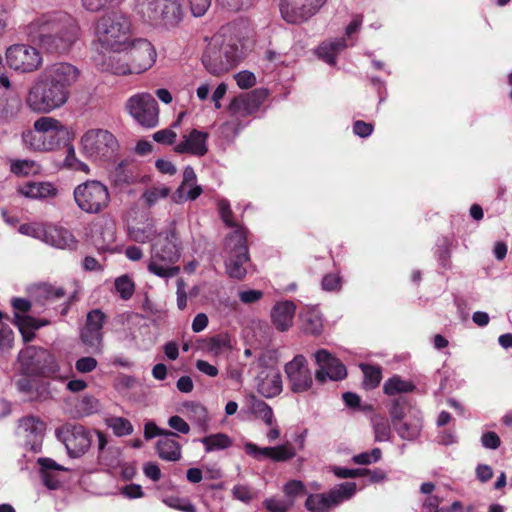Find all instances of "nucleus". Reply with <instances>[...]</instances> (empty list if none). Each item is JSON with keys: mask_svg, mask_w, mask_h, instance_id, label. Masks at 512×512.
<instances>
[{"mask_svg": "<svg viewBox=\"0 0 512 512\" xmlns=\"http://www.w3.org/2000/svg\"><path fill=\"white\" fill-rule=\"evenodd\" d=\"M187 415L203 431L208 429L209 417L207 409L199 403L190 402L185 404Z\"/></svg>", "mask_w": 512, "mask_h": 512, "instance_id": "35", "label": "nucleus"}, {"mask_svg": "<svg viewBox=\"0 0 512 512\" xmlns=\"http://www.w3.org/2000/svg\"><path fill=\"white\" fill-rule=\"evenodd\" d=\"M241 57L242 54L235 44L220 45L219 38L215 37L203 54L202 63L210 74L221 75L236 66Z\"/></svg>", "mask_w": 512, "mask_h": 512, "instance_id": "7", "label": "nucleus"}, {"mask_svg": "<svg viewBox=\"0 0 512 512\" xmlns=\"http://www.w3.org/2000/svg\"><path fill=\"white\" fill-rule=\"evenodd\" d=\"M232 349L231 339L227 335H217L212 337L208 343V352L215 357Z\"/></svg>", "mask_w": 512, "mask_h": 512, "instance_id": "40", "label": "nucleus"}, {"mask_svg": "<svg viewBox=\"0 0 512 512\" xmlns=\"http://www.w3.org/2000/svg\"><path fill=\"white\" fill-rule=\"evenodd\" d=\"M51 396L48 383L43 381H36L33 387V392L30 394L31 401H44Z\"/></svg>", "mask_w": 512, "mask_h": 512, "instance_id": "58", "label": "nucleus"}, {"mask_svg": "<svg viewBox=\"0 0 512 512\" xmlns=\"http://www.w3.org/2000/svg\"><path fill=\"white\" fill-rule=\"evenodd\" d=\"M26 34L46 52L65 54L79 40L81 28L73 15L56 10L36 16L26 26Z\"/></svg>", "mask_w": 512, "mask_h": 512, "instance_id": "1", "label": "nucleus"}, {"mask_svg": "<svg viewBox=\"0 0 512 512\" xmlns=\"http://www.w3.org/2000/svg\"><path fill=\"white\" fill-rule=\"evenodd\" d=\"M22 140L26 147L34 151H45V142L41 140L39 130L33 127V129L27 130L22 134Z\"/></svg>", "mask_w": 512, "mask_h": 512, "instance_id": "46", "label": "nucleus"}, {"mask_svg": "<svg viewBox=\"0 0 512 512\" xmlns=\"http://www.w3.org/2000/svg\"><path fill=\"white\" fill-rule=\"evenodd\" d=\"M37 463L40 467L39 472L43 484L50 490L58 489L63 482L61 473L68 471V469L47 457L38 458Z\"/></svg>", "mask_w": 512, "mask_h": 512, "instance_id": "23", "label": "nucleus"}, {"mask_svg": "<svg viewBox=\"0 0 512 512\" xmlns=\"http://www.w3.org/2000/svg\"><path fill=\"white\" fill-rule=\"evenodd\" d=\"M383 389L385 394L395 395L397 393L411 392L414 389V385L411 382L402 380L399 376H393L385 382Z\"/></svg>", "mask_w": 512, "mask_h": 512, "instance_id": "39", "label": "nucleus"}, {"mask_svg": "<svg viewBox=\"0 0 512 512\" xmlns=\"http://www.w3.org/2000/svg\"><path fill=\"white\" fill-rule=\"evenodd\" d=\"M296 306L292 301L277 302L271 309V321L274 327L285 332L292 327Z\"/></svg>", "mask_w": 512, "mask_h": 512, "instance_id": "25", "label": "nucleus"}, {"mask_svg": "<svg viewBox=\"0 0 512 512\" xmlns=\"http://www.w3.org/2000/svg\"><path fill=\"white\" fill-rule=\"evenodd\" d=\"M325 2L326 0H281L280 12L286 22L302 23L315 15Z\"/></svg>", "mask_w": 512, "mask_h": 512, "instance_id": "14", "label": "nucleus"}, {"mask_svg": "<svg viewBox=\"0 0 512 512\" xmlns=\"http://www.w3.org/2000/svg\"><path fill=\"white\" fill-rule=\"evenodd\" d=\"M244 450L258 461L268 458L274 462H286L296 456V449L288 442L273 447H259L252 442H247Z\"/></svg>", "mask_w": 512, "mask_h": 512, "instance_id": "20", "label": "nucleus"}, {"mask_svg": "<svg viewBox=\"0 0 512 512\" xmlns=\"http://www.w3.org/2000/svg\"><path fill=\"white\" fill-rule=\"evenodd\" d=\"M208 133L197 129L185 134L182 140L174 147L175 152L188 153L194 156H204L208 152Z\"/></svg>", "mask_w": 512, "mask_h": 512, "instance_id": "22", "label": "nucleus"}, {"mask_svg": "<svg viewBox=\"0 0 512 512\" xmlns=\"http://www.w3.org/2000/svg\"><path fill=\"white\" fill-rule=\"evenodd\" d=\"M180 258V245L174 229H170L151 245L147 270L160 278L176 276L180 268L175 263Z\"/></svg>", "mask_w": 512, "mask_h": 512, "instance_id": "3", "label": "nucleus"}, {"mask_svg": "<svg viewBox=\"0 0 512 512\" xmlns=\"http://www.w3.org/2000/svg\"><path fill=\"white\" fill-rule=\"evenodd\" d=\"M34 128L39 130L41 140L45 142V151L58 148L68 135L66 127L57 119L42 116L34 122Z\"/></svg>", "mask_w": 512, "mask_h": 512, "instance_id": "18", "label": "nucleus"}, {"mask_svg": "<svg viewBox=\"0 0 512 512\" xmlns=\"http://www.w3.org/2000/svg\"><path fill=\"white\" fill-rule=\"evenodd\" d=\"M226 254V273L230 278L242 280L247 274L250 257L247 246V230L237 228L226 236L224 242Z\"/></svg>", "mask_w": 512, "mask_h": 512, "instance_id": "5", "label": "nucleus"}, {"mask_svg": "<svg viewBox=\"0 0 512 512\" xmlns=\"http://www.w3.org/2000/svg\"><path fill=\"white\" fill-rule=\"evenodd\" d=\"M196 182V174L190 166L186 167L183 172V181L175 193V201H183V193L188 186H192Z\"/></svg>", "mask_w": 512, "mask_h": 512, "instance_id": "54", "label": "nucleus"}, {"mask_svg": "<svg viewBox=\"0 0 512 512\" xmlns=\"http://www.w3.org/2000/svg\"><path fill=\"white\" fill-rule=\"evenodd\" d=\"M81 151L93 161L106 162L116 157L120 144L110 131L106 129H90L80 140Z\"/></svg>", "mask_w": 512, "mask_h": 512, "instance_id": "6", "label": "nucleus"}, {"mask_svg": "<svg viewBox=\"0 0 512 512\" xmlns=\"http://www.w3.org/2000/svg\"><path fill=\"white\" fill-rule=\"evenodd\" d=\"M170 193V190L166 186H157L152 187L150 189H147L143 195L142 198L145 201V203L151 207L155 205L159 200L165 199Z\"/></svg>", "mask_w": 512, "mask_h": 512, "instance_id": "48", "label": "nucleus"}, {"mask_svg": "<svg viewBox=\"0 0 512 512\" xmlns=\"http://www.w3.org/2000/svg\"><path fill=\"white\" fill-rule=\"evenodd\" d=\"M64 166L71 170L81 171L84 173H89L90 171L89 166L77 158L73 146H69L67 148L66 157L64 159Z\"/></svg>", "mask_w": 512, "mask_h": 512, "instance_id": "49", "label": "nucleus"}, {"mask_svg": "<svg viewBox=\"0 0 512 512\" xmlns=\"http://www.w3.org/2000/svg\"><path fill=\"white\" fill-rule=\"evenodd\" d=\"M112 180L116 185L121 186L124 184L131 183L133 180V176L132 173L127 169L125 164L122 162L115 167V170L112 173Z\"/></svg>", "mask_w": 512, "mask_h": 512, "instance_id": "56", "label": "nucleus"}, {"mask_svg": "<svg viewBox=\"0 0 512 512\" xmlns=\"http://www.w3.org/2000/svg\"><path fill=\"white\" fill-rule=\"evenodd\" d=\"M361 370L364 374L363 385L366 389H374L381 381V370L379 367L362 364Z\"/></svg>", "mask_w": 512, "mask_h": 512, "instance_id": "44", "label": "nucleus"}, {"mask_svg": "<svg viewBox=\"0 0 512 512\" xmlns=\"http://www.w3.org/2000/svg\"><path fill=\"white\" fill-rule=\"evenodd\" d=\"M73 196L78 208L90 214L101 212L110 202L107 186L97 180H88L77 185Z\"/></svg>", "mask_w": 512, "mask_h": 512, "instance_id": "8", "label": "nucleus"}, {"mask_svg": "<svg viewBox=\"0 0 512 512\" xmlns=\"http://www.w3.org/2000/svg\"><path fill=\"white\" fill-rule=\"evenodd\" d=\"M37 295L40 299L48 303L63 299L65 297V291L62 287L42 284L37 289Z\"/></svg>", "mask_w": 512, "mask_h": 512, "instance_id": "43", "label": "nucleus"}, {"mask_svg": "<svg viewBox=\"0 0 512 512\" xmlns=\"http://www.w3.org/2000/svg\"><path fill=\"white\" fill-rule=\"evenodd\" d=\"M265 98V93L261 90L237 97L229 105V111L233 115L246 116L257 110Z\"/></svg>", "mask_w": 512, "mask_h": 512, "instance_id": "26", "label": "nucleus"}, {"mask_svg": "<svg viewBox=\"0 0 512 512\" xmlns=\"http://www.w3.org/2000/svg\"><path fill=\"white\" fill-rule=\"evenodd\" d=\"M176 434L172 432L165 435L156 443V451L158 456L165 461L175 462L181 458V446L175 440Z\"/></svg>", "mask_w": 512, "mask_h": 512, "instance_id": "32", "label": "nucleus"}, {"mask_svg": "<svg viewBox=\"0 0 512 512\" xmlns=\"http://www.w3.org/2000/svg\"><path fill=\"white\" fill-rule=\"evenodd\" d=\"M347 47L346 40L344 38L335 39L332 41L323 42L317 48V55L323 61L329 65H335L336 55Z\"/></svg>", "mask_w": 512, "mask_h": 512, "instance_id": "34", "label": "nucleus"}, {"mask_svg": "<svg viewBox=\"0 0 512 512\" xmlns=\"http://www.w3.org/2000/svg\"><path fill=\"white\" fill-rule=\"evenodd\" d=\"M288 386L294 393L308 391L313 385L312 372L308 366L306 357L302 354L296 355L284 366Z\"/></svg>", "mask_w": 512, "mask_h": 512, "instance_id": "13", "label": "nucleus"}, {"mask_svg": "<svg viewBox=\"0 0 512 512\" xmlns=\"http://www.w3.org/2000/svg\"><path fill=\"white\" fill-rule=\"evenodd\" d=\"M127 112L142 126L153 128L159 122L158 104L149 93L131 96L125 105Z\"/></svg>", "mask_w": 512, "mask_h": 512, "instance_id": "11", "label": "nucleus"}, {"mask_svg": "<svg viewBox=\"0 0 512 512\" xmlns=\"http://www.w3.org/2000/svg\"><path fill=\"white\" fill-rule=\"evenodd\" d=\"M106 424L118 436H127L132 434L133 426L131 422L123 417H111L106 420Z\"/></svg>", "mask_w": 512, "mask_h": 512, "instance_id": "42", "label": "nucleus"}, {"mask_svg": "<svg viewBox=\"0 0 512 512\" xmlns=\"http://www.w3.org/2000/svg\"><path fill=\"white\" fill-rule=\"evenodd\" d=\"M356 483L345 482L327 493L310 494L305 507L310 512H329L333 507L351 499L356 493Z\"/></svg>", "mask_w": 512, "mask_h": 512, "instance_id": "10", "label": "nucleus"}, {"mask_svg": "<svg viewBox=\"0 0 512 512\" xmlns=\"http://www.w3.org/2000/svg\"><path fill=\"white\" fill-rule=\"evenodd\" d=\"M47 226L39 223L22 224L19 227V232L36 239L44 240L45 230Z\"/></svg>", "mask_w": 512, "mask_h": 512, "instance_id": "57", "label": "nucleus"}, {"mask_svg": "<svg viewBox=\"0 0 512 512\" xmlns=\"http://www.w3.org/2000/svg\"><path fill=\"white\" fill-rule=\"evenodd\" d=\"M282 377L279 371L269 369L258 376V392L266 398H272L282 392Z\"/></svg>", "mask_w": 512, "mask_h": 512, "instance_id": "29", "label": "nucleus"}, {"mask_svg": "<svg viewBox=\"0 0 512 512\" xmlns=\"http://www.w3.org/2000/svg\"><path fill=\"white\" fill-rule=\"evenodd\" d=\"M163 502L170 508L182 512H196L195 506L187 499L170 496L163 500Z\"/></svg>", "mask_w": 512, "mask_h": 512, "instance_id": "55", "label": "nucleus"}, {"mask_svg": "<svg viewBox=\"0 0 512 512\" xmlns=\"http://www.w3.org/2000/svg\"><path fill=\"white\" fill-rule=\"evenodd\" d=\"M64 443L71 457H79L90 448L91 438L83 426L77 425L67 431Z\"/></svg>", "mask_w": 512, "mask_h": 512, "instance_id": "24", "label": "nucleus"}, {"mask_svg": "<svg viewBox=\"0 0 512 512\" xmlns=\"http://www.w3.org/2000/svg\"><path fill=\"white\" fill-rule=\"evenodd\" d=\"M398 435L405 440H414L416 439L421 431V420L417 418L414 422H400L396 426H394Z\"/></svg>", "mask_w": 512, "mask_h": 512, "instance_id": "41", "label": "nucleus"}, {"mask_svg": "<svg viewBox=\"0 0 512 512\" xmlns=\"http://www.w3.org/2000/svg\"><path fill=\"white\" fill-rule=\"evenodd\" d=\"M131 35V21L121 11L106 12L93 24V45L101 51L113 53L127 51Z\"/></svg>", "mask_w": 512, "mask_h": 512, "instance_id": "2", "label": "nucleus"}, {"mask_svg": "<svg viewBox=\"0 0 512 512\" xmlns=\"http://www.w3.org/2000/svg\"><path fill=\"white\" fill-rule=\"evenodd\" d=\"M8 66L21 73H31L38 70L43 63L41 52L28 44H14L6 50Z\"/></svg>", "mask_w": 512, "mask_h": 512, "instance_id": "12", "label": "nucleus"}, {"mask_svg": "<svg viewBox=\"0 0 512 512\" xmlns=\"http://www.w3.org/2000/svg\"><path fill=\"white\" fill-rule=\"evenodd\" d=\"M375 440L378 442H385L390 439L391 430L388 422L380 419L374 422Z\"/></svg>", "mask_w": 512, "mask_h": 512, "instance_id": "59", "label": "nucleus"}, {"mask_svg": "<svg viewBox=\"0 0 512 512\" xmlns=\"http://www.w3.org/2000/svg\"><path fill=\"white\" fill-rule=\"evenodd\" d=\"M43 242L58 249H74L76 247L75 237L69 230L52 225L46 227Z\"/></svg>", "mask_w": 512, "mask_h": 512, "instance_id": "27", "label": "nucleus"}, {"mask_svg": "<svg viewBox=\"0 0 512 512\" xmlns=\"http://www.w3.org/2000/svg\"><path fill=\"white\" fill-rule=\"evenodd\" d=\"M94 62L102 71L115 75L133 74L131 63L129 64L117 55L105 56L99 53L97 56H94Z\"/></svg>", "mask_w": 512, "mask_h": 512, "instance_id": "30", "label": "nucleus"}, {"mask_svg": "<svg viewBox=\"0 0 512 512\" xmlns=\"http://www.w3.org/2000/svg\"><path fill=\"white\" fill-rule=\"evenodd\" d=\"M98 365L97 360L91 356L79 358L75 362V369L81 374L90 373L96 369Z\"/></svg>", "mask_w": 512, "mask_h": 512, "instance_id": "61", "label": "nucleus"}, {"mask_svg": "<svg viewBox=\"0 0 512 512\" xmlns=\"http://www.w3.org/2000/svg\"><path fill=\"white\" fill-rule=\"evenodd\" d=\"M301 329L311 335H318L323 329V319L317 307H306L300 314Z\"/></svg>", "mask_w": 512, "mask_h": 512, "instance_id": "31", "label": "nucleus"}, {"mask_svg": "<svg viewBox=\"0 0 512 512\" xmlns=\"http://www.w3.org/2000/svg\"><path fill=\"white\" fill-rule=\"evenodd\" d=\"M217 205L220 217L226 226L234 228V230H237V228H243L233 220V213L227 199H220Z\"/></svg>", "mask_w": 512, "mask_h": 512, "instance_id": "52", "label": "nucleus"}, {"mask_svg": "<svg viewBox=\"0 0 512 512\" xmlns=\"http://www.w3.org/2000/svg\"><path fill=\"white\" fill-rule=\"evenodd\" d=\"M114 286L117 293L123 300L130 299L135 291V284L128 275L117 277L114 281Z\"/></svg>", "mask_w": 512, "mask_h": 512, "instance_id": "45", "label": "nucleus"}, {"mask_svg": "<svg viewBox=\"0 0 512 512\" xmlns=\"http://www.w3.org/2000/svg\"><path fill=\"white\" fill-rule=\"evenodd\" d=\"M18 192L30 199L55 198L58 195L56 185L49 181L28 182L18 188Z\"/></svg>", "mask_w": 512, "mask_h": 512, "instance_id": "28", "label": "nucleus"}, {"mask_svg": "<svg viewBox=\"0 0 512 512\" xmlns=\"http://www.w3.org/2000/svg\"><path fill=\"white\" fill-rule=\"evenodd\" d=\"M382 457L380 448H373L369 452H362L352 457V462L357 465H370L377 463Z\"/></svg>", "mask_w": 512, "mask_h": 512, "instance_id": "51", "label": "nucleus"}, {"mask_svg": "<svg viewBox=\"0 0 512 512\" xmlns=\"http://www.w3.org/2000/svg\"><path fill=\"white\" fill-rule=\"evenodd\" d=\"M104 319L105 315L102 311L98 309L92 310L87 315V322L85 327L102 331Z\"/></svg>", "mask_w": 512, "mask_h": 512, "instance_id": "60", "label": "nucleus"}, {"mask_svg": "<svg viewBox=\"0 0 512 512\" xmlns=\"http://www.w3.org/2000/svg\"><path fill=\"white\" fill-rule=\"evenodd\" d=\"M129 58L133 73L140 74L153 66L156 61V51L153 45L146 39H130Z\"/></svg>", "mask_w": 512, "mask_h": 512, "instance_id": "17", "label": "nucleus"}, {"mask_svg": "<svg viewBox=\"0 0 512 512\" xmlns=\"http://www.w3.org/2000/svg\"><path fill=\"white\" fill-rule=\"evenodd\" d=\"M237 85L241 89H249L256 84V77L252 72L241 71L235 75Z\"/></svg>", "mask_w": 512, "mask_h": 512, "instance_id": "63", "label": "nucleus"}, {"mask_svg": "<svg viewBox=\"0 0 512 512\" xmlns=\"http://www.w3.org/2000/svg\"><path fill=\"white\" fill-rule=\"evenodd\" d=\"M69 95L70 92L63 91L41 75L28 90L25 104L35 113L46 114L62 107Z\"/></svg>", "mask_w": 512, "mask_h": 512, "instance_id": "4", "label": "nucleus"}, {"mask_svg": "<svg viewBox=\"0 0 512 512\" xmlns=\"http://www.w3.org/2000/svg\"><path fill=\"white\" fill-rule=\"evenodd\" d=\"M164 233H158L156 224L153 220H147L135 226L129 227L128 235L131 240L137 243H147L154 240L157 236L160 238Z\"/></svg>", "mask_w": 512, "mask_h": 512, "instance_id": "33", "label": "nucleus"}, {"mask_svg": "<svg viewBox=\"0 0 512 512\" xmlns=\"http://www.w3.org/2000/svg\"><path fill=\"white\" fill-rule=\"evenodd\" d=\"M143 15L151 21L160 22L165 26H175L183 17L179 0H137Z\"/></svg>", "mask_w": 512, "mask_h": 512, "instance_id": "9", "label": "nucleus"}, {"mask_svg": "<svg viewBox=\"0 0 512 512\" xmlns=\"http://www.w3.org/2000/svg\"><path fill=\"white\" fill-rule=\"evenodd\" d=\"M201 443L205 447L206 452L223 450L232 445V440L224 433H216L203 437Z\"/></svg>", "mask_w": 512, "mask_h": 512, "instance_id": "37", "label": "nucleus"}, {"mask_svg": "<svg viewBox=\"0 0 512 512\" xmlns=\"http://www.w3.org/2000/svg\"><path fill=\"white\" fill-rule=\"evenodd\" d=\"M283 492L287 500H292L293 504L297 497L305 493V486L300 480H290L283 486Z\"/></svg>", "mask_w": 512, "mask_h": 512, "instance_id": "53", "label": "nucleus"}, {"mask_svg": "<svg viewBox=\"0 0 512 512\" xmlns=\"http://www.w3.org/2000/svg\"><path fill=\"white\" fill-rule=\"evenodd\" d=\"M82 342L95 354H100L103 347L102 331L84 327L81 332Z\"/></svg>", "mask_w": 512, "mask_h": 512, "instance_id": "36", "label": "nucleus"}, {"mask_svg": "<svg viewBox=\"0 0 512 512\" xmlns=\"http://www.w3.org/2000/svg\"><path fill=\"white\" fill-rule=\"evenodd\" d=\"M10 168L17 176L36 175L41 170V166L37 162L27 159L12 161Z\"/></svg>", "mask_w": 512, "mask_h": 512, "instance_id": "38", "label": "nucleus"}, {"mask_svg": "<svg viewBox=\"0 0 512 512\" xmlns=\"http://www.w3.org/2000/svg\"><path fill=\"white\" fill-rule=\"evenodd\" d=\"M45 432V424L39 418L27 416L19 421L17 434L22 439L23 445L38 452L41 449Z\"/></svg>", "mask_w": 512, "mask_h": 512, "instance_id": "19", "label": "nucleus"}, {"mask_svg": "<svg viewBox=\"0 0 512 512\" xmlns=\"http://www.w3.org/2000/svg\"><path fill=\"white\" fill-rule=\"evenodd\" d=\"M176 138L177 134L171 128L162 129L153 134V139L156 142L165 145L173 144Z\"/></svg>", "mask_w": 512, "mask_h": 512, "instance_id": "64", "label": "nucleus"}, {"mask_svg": "<svg viewBox=\"0 0 512 512\" xmlns=\"http://www.w3.org/2000/svg\"><path fill=\"white\" fill-rule=\"evenodd\" d=\"M13 331L6 323H0V350L10 349L13 345Z\"/></svg>", "mask_w": 512, "mask_h": 512, "instance_id": "62", "label": "nucleus"}, {"mask_svg": "<svg viewBox=\"0 0 512 512\" xmlns=\"http://www.w3.org/2000/svg\"><path fill=\"white\" fill-rule=\"evenodd\" d=\"M318 369L315 372V379L324 383L327 379L339 381L346 377L347 370L344 364L334 357L326 349H320L314 354Z\"/></svg>", "mask_w": 512, "mask_h": 512, "instance_id": "16", "label": "nucleus"}, {"mask_svg": "<svg viewBox=\"0 0 512 512\" xmlns=\"http://www.w3.org/2000/svg\"><path fill=\"white\" fill-rule=\"evenodd\" d=\"M232 497L244 504H249L256 496L253 488L246 484H236L231 490Z\"/></svg>", "mask_w": 512, "mask_h": 512, "instance_id": "50", "label": "nucleus"}, {"mask_svg": "<svg viewBox=\"0 0 512 512\" xmlns=\"http://www.w3.org/2000/svg\"><path fill=\"white\" fill-rule=\"evenodd\" d=\"M11 305L15 310L14 323L18 327L25 342H30L35 337V330L48 325L44 319H36L26 313L31 308V303L24 298H13Z\"/></svg>", "mask_w": 512, "mask_h": 512, "instance_id": "15", "label": "nucleus"}, {"mask_svg": "<svg viewBox=\"0 0 512 512\" xmlns=\"http://www.w3.org/2000/svg\"><path fill=\"white\" fill-rule=\"evenodd\" d=\"M79 73L74 65L67 62H58L46 67L42 76L63 91L70 92V87L77 82Z\"/></svg>", "mask_w": 512, "mask_h": 512, "instance_id": "21", "label": "nucleus"}, {"mask_svg": "<svg viewBox=\"0 0 512 512\" xmlns=\"http://www.w3.org/2000/svg\"><path fill=\"white\" fill-rule=\"evenodd\" d=\"M263 506L269 512H289L293 507V501L273 496L266 498L263 501Z\"/></svg>", "mask_w": 512, "mask_h": 512, "instance_id": "47", "label": "nucleus"}]
</instances>
